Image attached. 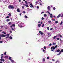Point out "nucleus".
Listing matches in <instances>:
<instances>
[{
  "instance_id": "nucleus-18",
  "label": "nucleus",
  "mask_w": 63,
  "mask_h": 63,
  "mask_svg": "<svg viewBox=\"0 0 63 63\" xmlns=\"http://www.w3.org/2000/svg\"><path fill=\"white\" fill-rule=\"evenodd\" d=\"M43 62H44V61H45V58H44L43 59Z\"/></svg>"
},
{
  "instance_id": "nucleus-43",
  "label": "nucleus",
  "mask_w": 63,
  "mask_h": 63,
  "mask_svg": "<svg viewBox=\"0 0 63 63\" xmlns=\"http://www.w3.org/2000/svg\"><path fill=\"white\" fill-rule=\"evenodd\" d=\"M52 45V44L51 43L49 45V46H51Z\"/></svg>"
},
{
  "instance_id": "nucleus-24",
  "label": "nucleus",
  "mask_w": 63,
  "mask_h": 63,
  "mask_svg": "<svg viewBox=\"0 0 63 63\" xmlns=\"http://www.w3.org/2000/svg\"><path fill=\"white\" fill-rule=\"evenodd\" d=\"M62 52L61 51H60V52L59 53V54H58L57 55H59L60 54H61V53Z\"/></svg>"
},
{
  "instance_id": "nucleus-1",
  "label": "nucleus",
  "mask_w": 63,
  "mask_h": 63,
  "mask_svg": "<svg viewBox=\"0 0 63 63\" xmlns=\"http://www.w3.org/2000/svg\"><path fill=\"white\" fill-rule=\"evenodd\" d=\"M8 8L10 10H11V9H14V6L13 5H10L8 6Z\"/></svg>"
},
{
  "instance_id": "nucleus-60",
  "label": "nucleus",
  "mask_w": 63,
  "mask_h": 63,
  "mask_svg": "<svg viewBox=\"0 0 63 63\" xmlns=\"http://www.w3.org/2000/svg\"><path fill=\"white\" fill-rule=\"evenodd\" d=\"M0 27L2 28H3V26H1Z\"/></svg>"
},
{
  "instance_id": "nucleus-48",
  "label": "nucleus",
  "mask_w": 63,
  "mask_h": 63,
  "mask_svg": "<svg viewBox=\"0 0 63 63\" xmlns=\"http://www.w3.org/2000/svg\"><path fill=\"white\" fill-rule=\"evenodd\" d=\"M57 46L56 45V46H55V48H57Z\"/></svg>"
},
{
  "instance_id": "nucleus-54",
  "label": "nucleus",
  "mask_w": 63,
  "mask_h": 63,
  "mask_svg": "<svg viewBox=\"0 0 63 63\" xmlns=\"http://www.w3.org/2000/svg\"><path fill=\"white\" fill-rule=\"evenodd\" d=\"M43 52H45V50L43 49Z\"/></svg>"
},
{
  "instance_id": "nucleus-35",
  "label": "nucleus",
  "mask_w": 63,
  "mask_h": 63,
  "mask_svg": "<svg viewBox=\"0 0 63 63\" xmlns=\"http://www.w3.org/2000/svg\"><path fill=\"white\" fill-rule=\"evenodd\" d=\"M63 23V22H62V21H61V23H60V25H62V24Z\"/></svg>"
},
{
  "instance_id": "nucleus-20",
  "label": "nucleus",
  "mask_w": 63,
  "mask_h": 63,
  "mask_svg": "<svg viewBox=\"0 0 63 63\" xmlns=\"http://www.w3.org/2000/svg\"><path fill=\"white\" fill-rule=\"evenodd\" d=\"M44 26H45V24H43L42 26V27H44Z\"/></svg>"
},
{
  "instance_id": "nucleus-11",
  "label": "nucleus",
  "mask_w": 63,
  "mask_h": 63,
  "mask_svg": "<svg viewBox=\"0 0 63 63\" xmlns=\"http://www.w3.org/2000/svg\"><path fill=\"white\" fill-rule=\"evenodd\" d=\"M47 14H44V17H47Z\"/></svg>"
},
{
  "instance_id": "nucleus-26",
  "label": "nucleus",
  "mask_w": 63,
  "mask_h": 63,
  "mask_svg": "<svg viewBox=\"0 0 63 63\" xmlns=\"http://www.w3.org/2000/svg\"><path fill=\"white\" fill-rule=\"evenodd\" d=\"M51 22V21H48V23H50Z\"/></svg>"
},
{
  "instance_id": "nucleus-34",
  "label": "nucleus",
  "mask_w": 63,
  "mask_h": 63,
  "mask_svg": "<svg viewBox=\"0 0 63 63\" xmlns=\"http://www.w3.org/2000/svg\"><path fill=\"white\" fill-rule=\"evenodd\" d=\"M25 3L26 4V5H27V4H27V1H25Z\"/></svg>"
},
{
  "instance_id": "nucleus-7",
  "label": "nucleus",
  "mask_w": 63,
  "mask_h": 63,
  "mask_svg": "<svg viewBox=\"0 0 63 63\" xmlns=\"http://www.w3.org/2000/svg\"><path fill=\"white\" fill-rule=\"evenodd\" d=\"M24 6H26L27 7H29V6H28V5L27 4L26 5V4H24Z\"/></svg>"
},
{
  "instance_id": "nucleus-51",
  "label": "nucleus",
  "mask_w": 63,
  "mask_h": 63,
  "mask_svg": "<svg viewBox=\"0 0 63 63\" xmlns=\"http://www.w3.org/2000/svg\"><path fill=\"white\" fill-rule=\"evenodd\" d=\"M0 43H3V41H0Z\"/></svg>"
},
{
  "instance_id": "nucleus-63",
  "label": "nucleus",
  "mask_w": 63,
  "mask_h": 63,
  "mask_svg": "<svg viewBox=\"0 0 63 63\" xmlns=\"http://www.w3.org/2000/svg\"><path fill=\"white\" fill-rule=\"evenodd\" d=\"M44 13V12H41V14H43V13Z\"/></svg>"
},
{
  "instance_id": "nucleus-32",
  "label": "nucleus",
  "mask_w": 63,
  "mask_h": 63,
  "mask_svg": "<svg viewBox=\"0 0 63 63\" xmlns=\"http://www.w3.org/2000/svg\"><path fill=\"white\" fill-rule=\"evenodd\" d=\"M55 23H58V21H56L55 22Z\"/></svg>"
},
{
  "instance_id": "nucleus-41",
  "label": "nucleus",
  "mask_w": 63,
  "mask_h": 63,
  "mask_svg": "<svg viewBox=\"0 0 63 63\" xmlns=\"http://www.w3.org/2000/svg\"><path fill=\"white\" fill-rule=\"evenodd\" d=\"M6 18H9L10 17L9 16H7L6 17Z\"/></svg>"
},
{
  "instance_id": "nucleus-62",
  "label": "nucleus",
  "mask_w": 63,
  "mask_h": 63,
  "mask_svg": "<svg viewBox=\"0 0 63 63\" xmlns=\"http://www.w3.org/2000/svg\"><path fill=\"white\" fill-rule=\"evenodd\" d=\"M12 30H14V29L13 28H12Z\"/></svg>"
},
{
  "instance_id": "nucleus-15",
  "label": "nucleus",
  "mask_w": 63,
  "mask_h": 63,
  "mask_svg": "<svg viewBox=\"0 0 63 63\" xmlns=\"http://www.w3.org/2000/svg\"><path fill=\"white\" fill-rule=\"evenodd\" d=\"M41 25V24H39L38 25V27H40Z\"/></svg>"
},
{
  "instance_id": "nucleus-3",
  "label": "nucleus",
  "mask_w": 63,
  "mask_h": 63,
  "mask_svg": "<svg viewBox=\"0 0 63 63\" xmlns=\"http://www.w3.org/2000/svg\"><path fill=\"white\" fill-rule=\"evenodd\" d=\"M30 5L31 6H30V7H31V8H32V7L33 8L34 7V6H33V5H32V3H31Z\"/></svg>"
},
{
  "instance_id": "nucleus-40",
  "label": "nucleus",
  "mask_w": 63,
  "mask_h": 63,
  "mask_svg": "<svg viewBox=\"0 0 63 63\" xmlns=\"http://www.w3.org/2000/svg\"><path fill=\"white\" fill-rule=\"evenodd\" d=\"M44 48L45 49H46V47L45 46L44 47Z\"/></svg>"
},
{
  "instance_id": "nucleus-22",
  "label": "nucleus",
  "mask_w": 63,
  "mask_h": 63,
  "mask_svg": "<svg viewBox=\"0 0 63 63\" xmlns=\"http://www.w3.org/2000/svg\"><path fill=\"white\" fill-rule=\"evenodd\" d=\"M8 24H9V25H11V24H12V22H10L9 23H8Z\"/></svg>"
},
{
  "instance_id": "nucleus-30",
  "label": "nucleus",
  "mask_w": 63,
  "mask_h": 63,
  "mask_svg": "<svg viewBox=\"0 0 63 63\" xmlns=\"http://www.w3.org/2000/svg\"><path fill=\"white\" fill-rule=\"evenodd\" d=\"M61 50H62L61 51H60L61 52H63V49H61Z\"/></svg>"
},
{
  "instance_id": "nucleus-61",
  "label": "nucleus",
  "mask_w": 63,
  "mask_h": 63,
  "mask_svg": "<svg viewBox=\"0 0 63 63\" xmlns=\"http://www.w3.org/2000/svg\"><path fill=\"white\" fill-rule=\"evenodd\" d=\"M61 17H63V15L62 14V16H61Z\"/></svg>"
},
{
  "instance_id": "nucleus-4",
  "label": "nucleus",
  "mask_w": 63,
  "mask_h": 63,
  "mask_svg": "<svg viewBox=\"0 0 63 63\" xmlns=\"http://www.w3.org/2000/svg\"><path fill=\"white\" fill-rule=\"evenodd\" d=\"M47 13L48 14H49V15H50V16H52V14H50V13H49V12L48 11H47Z\"/></svg>"
},
{
  "instance_id": "nucleus-57",
  "label": "nucleus",
  "mask_w": 63,
  "mask_h": 63,
  "mask_svg": "<svg viewBox=\"0 0 63 63\" xmlns=\"http://www.w3.org/2000/svg\"><path fill=\"white\" fill-rule=\"evenodd\" d=\"M10 32V33H12L13 32H12V31H11Z\"/></svg>"
},
{
  "instance_id": "nucleus-8",
  "label": "nucleus",
  "mask_w": 63,
  "mask_h": 63,
  "mask_svg": "<svg viewBox=\"0 0 63 63\" xmlns=\"http://www.w3.org/2000/svg\"><path fill=\"white\" fill-rule=\"evenodd\" d=\"M18 26L19 27H20V28L23 27V26H22V25L20 26V25H18Z\"/></svg>"
},
{
  "instance_id": "nucleus-13",
  "label": "nucleus",
  "mask_w": 63,
  "mask_h": 63,
  "mask_svg": "<svg viewBox=\"0 0 63 63\" xmlns=\"http://www.w3.org/2000/svg\"><path fill=\"white\" fill-rule=\"evenodd\" d=\"M57 37V36H54L53 38V39H55V38H56V37Z\"/></svg>"
},
{
  "instance_id": "nucleus-47",
  "label": "nucleus",
  "mask_w": 63,
  "mask_h": 63,
  "mask_svg": "<svg viewBox=\"0 0 63 63\" xmlns=\"http://www.w3.org/2000/svg\"><path fill=\"white\" fill-rule=\"evenodd\" d=\"M44 19V18L43 17H42L41 18L42 20H43Z\"/></svg>"
},
{
  "instance_id": "nucleus-50",
  "label": "nucleus",
  "mask_w": 63,
  "mask_h": 63,
  "mask_svg": "<svg viewBox=\"0 0 63 63\" xmlns=\"http://www.w3.org/2000/svg\"><path fill=\"white\" fill-rule=\"evenodd\" d=\"M11 62H13V60L11 59Z\"/></svg>"
},
{
  "instance_id": "nucleus-12",
  "label": "nucleus",
  "mask_w": 63,
  "mask_h": 63,
  "mask_svg": "<svg viewBox=\"0 0 63 63\" xmlns=\"http://www.w3.org/2000/svg\"><path fill=\"white\" fill-rule=\"evenodd\" d=\"M10 21V19H7L6 20V21H7V22H8V21Z\"/></svg>"
},
{
  "instance_id": "nucleus-53",
  "label": "nucleus",
  "mask_w": 63,
  "mask_h": 63,
  "mask_svg": "<svg viewBox=\"0 0 63 63\" xmlns=\"http://www.w3.org/2000/svg\"><path fill=\"white\" fill-rule=\"evenodd\" d=\"M60 33L58 34V36H60Z\"/></svg>"
},
{
  "instance_id": "nucleus-6",
  "label": "nucleus",
  "mask_w": 63,
  "mask_h": 63,
  "mask_svg": "<svg viewBox=\"0 0 63 63\" xmlns=\"http://www.w3.org/2000/svg\"><path fill=\"white\" fill-rule=\"evenodd\" d=\"M8 58V56H5L4 57V58L5 59H6V58Z\"/></svg>"
},
{
  "instance_id": "nucleus-33",
  "label": "nucleus",
  "mask_w": 63,
  "mask_h": 63,
  "mask_svg": "<svg viewBox=\"0 0 63 63\" xmlns=\"http://www.w3.org/2000/svg\"><path fill=\"white\" fill-rule=\"evenodd\" d=\"M12 26H14V27L15 26V24H13L12 25Z\"/></svg>"
},
{
  "instance_id": "nucleus-52",
  "label": "nucleus",
  "mask_w": 63,
  "mask_h": 63,
  "mask_svg": "<svg viewBox=\"0 0 63 63\" xmlns=\"http://www.w3.org/2000/svg\"><path fill=\"white\" fill-rule=\"evenodd\" d=\"M37 9H39V6H37Z\"/></svg>"
},
{
  "instance_id": "nucleus-23",
  "label": "nucleus",
  "mask_w": 63,
  "mask_h": 63,
  "mask_svg": "<svg viewBox=\"0 0 63 63\" xmlns=\"http://www.w3.org/2000/svg\"><path fill=\"white\" fill-rule=\"evenodd\" d=\"M2 33H3L4 34H6V33L5 32H4V31H3L2 32Z\"/></svg>"
},
{
  "instance_id": "nucleus-64",
  "label": "nucleus",
  "mask_w": 63,
  "mask_h": 63,
  "mask_svg": "<svg viewBox=\"0 0 63 63\" xmlns=\"http://www.w3.org/2000/svg\"><path fill=\"white\" fill-rule=\"evenodd\" d=\"M39 4H40V5H42V4L41 3H40Z\"/></svg>"
},
{
  "instance_id": "nucleus-55",
  "label": "nucleus",
  "mask_w": 63,
  "mask_h": 63,
  "mask_svg": "<svg viewBox=\"0 0 63 63\" xmlns=\"http://www.w3.org/2000/svg\"><path fill=\"white\" fill-rule=\"evenodd\" d=\"M52 61H55V60H54L53 59H52Z\"/></svg>"
},
{
  "instance_id": "nucleus-42",
  "label": "nucleus",
  "mask_w": 63,
  "mask_h": 63,
  "mask_svg": "<svg viewBox=\"0 0 63 63\" xmlns=\"http://www.w3.org/2000/svg\"><path fill=\"white\" fill-rule=\"evenodd\" d=\"M4 55H6V52H5L4 53Z\"/></svg>"
},
{
  "instance_id": "nucleus-29",
  "label": "nucleus",
  "mask_w": 63,
  "mask_h": 63,
  "mask_svg": "<svg viewBox=\"0 0 63 63\" xmlns=\"http://www.w3.org/2000/svg\"><path fill=\"white\" fill-rule=\"evenodd\" d=\"M11 59H12V57H9V60H11Z\"/></svg>"
},
{
  "instance_id": "nucleus-37",
  "label": "nucleus",
  "mask_w": 63,
  "mask_h": 63,
  "mask_svg": "<svg viewBox=\"0 0 63 63\" xmlns=\"http://www.w3.org/2000/svg\"><path fill=\"white\" fill-rule=\"evenodd\" d=\"M53 30V28H50V30L51 31V30Z\"/></svg>"
},
{
  "instance_id": "nucleus-39",
  "label": "nucleus",
  "mask_w": 63,
  "mask_h": 63,
  "mask_svg": "<svg viewBox=\"0 0 63 63\" xmlns=\"http://www.w3.org/2000/svg\"><path fill=\"white\" fill-rule=\"evenodd\" d=\"M22 9H24V7L23 6H22Z\"/></svg>"
},
{
  "instance_id": "nucleus-25",
  "label": "nucleus",
  "mask_w": 63,
  "mask_h": 63,
  "mask_svg": "<svg viewBox=\"0 0 63 63\" xmlns=\"http://www.w3.org/2000/svg\"><path fill=\"white\" fill-rule=\"evenodd\" d=\"M6 38H8V39H10V37L9 36H7L6 37Z\"/></svg>"
},
{
  "instance_id": "nucleus-38",
  "label": "nucleus",
  "mask_w": 63,
  "mask_h": 63,
  "mask_svg": "<svg viewBox=\"0 0 63 63\" xmlns=\"http://www.w3.org/2000/svg\"><path fill=\"white\" fill-rule=\"evenodd\" d=\"M49 59V57H47V59Z\"/></svg>"
},
{
  "instance_id": "nucleus-5",
  "label": "nucleus",
  "mask_w": 63,
  "mask_h": 63,
  "mask_svg": "<svg viewBox=\"0 0 63 63\" xmlns=\"http://www.w3.org/2000/svg\"><path fill=\"white\" fill-rule=\"evenodd\" d=\"M60 15H61V14H59L58 16H57V18H59V17H60Z\"/></svg>"
},
{
  "instance_id": "nucleus-59",
  "label": "nucleus",
  "mask_w": 63,
  "mask_h": 63,
  "mask_svg": "<svg viewBox=\"0 0 63 63\" xmlns=\"http://www.w3.org/2000/svg\"><path fill=\"white\" fill-rule=\"evenodd\" d=\"M2 61H3V62H4L5 61V60L4 59H3L2 60Z\"/></svg>"
},
{
  "instance_id": "nucleus-19",
  "label": "nucleus",
  "mask_w": 63,
  "mask_h": 63,
  "mask_svg": "<svg viewBox=\"0 0 63 63\" xmlns=\"http://www.w3.org/2000/svg\"><path fill=\"white\" fill-rule=\"evenodd\" d=\"M9 38L10 39H13V37H11V36H10V37H9Z\"/></svg>"
},
{
  "instance_id": "nucleus-36",
  "label": "nucleus",
  "mask_w": 63,
  "mask_h": 63,
  "mask_svg": "<svg viewBox=\"0 0 63 63\" xmlns=\"http://www.w3.org/2000/svg\"><path fill=\"white\" fill-rule=\"evenodd\" d=\"M47 30H49V27H47Z\"/></svg>"
},
{
  "instance_id": "nucleus-58",
  "label": "nucleus",
  "mask_w": 63,
  "mask_h": 63,
  "mask_svg": "<svg viewBox=\"0 0 63 63\" xmlns=\"http://www.w3.org/2000/svg\"><path fill=\"white\" fill-rule=\"evenodd\" d=\"M51 51H53L54 52V50H53V49H51Z\"/></svg>"
},
{
  "instance_id": "nucleus-10",
  "label": "nucleus",
  "mask_w": 63,
  "mask_h": 63,
  "mask_svg": "<svg viewBox=\"0 0 63 63\" xmlns=\"http://www.w3.org/2000/svg\"><path fill=\"white\" fill-rule=\"evenodd\" d=\"M47 8L48 9V10H50V6H48Z\"/></svg>"
},
{
  "instance_id": "nucleus-21",
  "label": "nucleus",
  "mask_w": 63,
  "mask_h": 63,
  "mask_svg": "<svg viewBox=\"0 0 63 63\" xmlns=\"http://www.w3.org/2000/svg\"><path fill=\"white\" fill-rule=\"evenodd\" d=\"M25 17L26 18H28V17H27V16L26 15L25 16Z\"/></svg>"
},
{
  "instance_id": "nucleus-27",
  "label": "nucleus",
  "mask_w": 63,
  "mask_h": 63,
  "mask_svg": "<svg viewBox=\"0 0 63 63\" xmlns=\"http://www.w3.org/2000/svg\"><path fill=\"white\" fill-rule=\"evenodd\" d=\"M8 15L9 16H11V14L10 13H9L8 14Z\"/></svg>"
},
{
  "instance_id": "nucleus-46",
  "label": "nucleus",
  "mask_w": 63,
  "mask_h": 63,
  "mask_svg": "<svg viewBox=\"0 0 63 63\" xmlns=\"http://www.w3.org/2000/svg\"><path fill=\"white\" fill-rule=\"evenodd\" d=\"M50 17L51 18H53V17H52V16H50Z\"/></svg>"
},
{
  "instance_id": "nucleus-17",
  "label": "nucleus",
  "mask_w": 63,
  "mask_h": 63,
  "mask_svg": "<svg viewBox=\"0 0 63 63\" xmlns=\"http://www.w3.org/2000/svg\"><path fill=\"white\" fill-rule=\"evenodd\" d=\"M56 43H53L52 44V45H56Z\"/></svg>"
},
{
  "instance_id": "nucleus-28",
  "label": "nucleus",
  "mask_w": 63,
  "mask_h": 63,
  "mask_svg": "<svg viewBox=\"0 0 63 63\" xmlns=\"http://www.w3.org/2000/svg\"><path fill=\"white\" fill-rule=\"evenodd\" d=\"M40 34H41V35H43V33L42 32H41L40 33Z\"/></svg>"
},
{
  "instance_id": "nucleus-56",
  "label": "nucleus",
  "mask_w": 63,
  "mask_h": 63,
  "mask_svg": "<svg viewBox=\"0 0 63 63\" xmlns=\"http://www.w3.org/2000/svg\"><path fill=\"white\" fill-rule=\"evenodd\" d=\"M60 38H62V35H60Z\"/></svg>"
},
{
  "instance_id": "nucleus-9",
  "label": "nucleus",
  "mask_w": 63,
  "mask_h": 63,
  "mask_svg": "<svg viewBox=\"0 0 63 63\" xmlns=\"http://www.w3.org/2000/svg\"><path fill=\"white\" fill-rule=\"evenodd\" d=\"M60 51V50L58 49L57 50V52H59Z\"/></svg>"
},
{
  "instance_id": "nucleus-14",
  "label": "nucleus",
  "mask_w": 63,
  "mask_h": 63,
  "mask_svg": "<svg viewBox=\"0 0 63 63\" xmlns=\"http://www.w3.org/2000/svg\"><path fill=\"white\" fill-rule=\"evenodd\" d=\"M17 12H20V10L19 9H17Z\"/></svg>"
},
{
  "instance_id": "nucleus-45",
  "label": "nucleus",
  "mask_w": 63,
  "mask_h": 63,
  "mask_svg": "<svg viewBox=\"0 0 63 63\" xmlns=\"http://www.w3.org/2000/svg\"><path fill=\"white\" fill-rule=\"evenodd\" d=\"M47 34H48V35H49L50 34V33H49L48 32L47 33Z\"/></svg>"
},
{
  "instance_id": "nucleus-44",
  "label": "nucleus",
  "mask_w": 63,
  "mask_h": 63,
  "mask_svg": "<svg viewBox=\"0 0 63 63\" xmlns=\"http://www.w3.org/2000/svg\"><path fill=\"white\" fill-rule=\"evenodd\" d=\"M53 10H55V7L53 8Z\"/></svg>"
},
{
  "instance_id": "nucleus-2",
  "label": "nucleus",
  "mask_w": 63,
  "mask_h": 63,
  "mask_svg": "<svg viewBox=\"0 0 63 63\" xmlns=\"http://www.w3.org/2000/svg\"><path fill=\"white\" fill-rule=\"evenodd\" d=\"M6 35L4 34H0V37H6Z\"/></svg>"
},
{
  "instance_id": "nucleus-16",
  "label": "nucleus",
  "mask_w": 63,
  "mask_h": 63,
  "mask_svg": "<svg viewBox=\"0 0 63 63\" xmlns=\"http://www.w3.org/2000/svg\"><path fill=\"white\" fill-rule=\"evenodd\" d=\"M52 48L53 49H55V47L54 46L52 47Z\"/></svg>"
},
{
  "instance_id": "nucleus-31",
  "label": "nucleus",
  "mask_w": 63,
  "mask_h": 63,
  "mask_svg": "<svg viewBox=\"0 0 63 63\" xmlns=\"http://www.w3.org/2000/svg\"><path fill=\"white\" fill-rule=\"evenodd\" d=\"M57 40H59V39H60V38H57L56 39Z\"/></svg>"
},
{
  "instance_id": "nucleus-49",
  "label": "nucleus",
  "mask_w": 63,
  "mask_h": 63,
  "mask_svg": "<svg viewBox=\"0 0 63 63\" xmlns=\"http://www.w3.org/2000/svg\"><path fill=\"white\" fill-rule=\"evenodd\" d=\"M0 60L1 61H2L3 60V59L2 58H1L0 59Z\"/></svg>"
}]
</instances>
